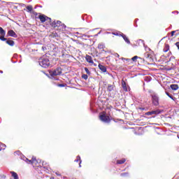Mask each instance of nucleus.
Instances as JSON below:
<instances>
[{"mask_svg": "<svg viewBox=\"0 0 179 179\" xmlns=\"http://www.w3.org/2000/svg\"><path fill=\"white\" fill-rule=\"evenodd\" d=\"M52 36H53V37H59V35H58V34H57V32H53V33H52Z\"/></svg>", "mask_w": 179, "mask_h": 179, "instance_id": "nucleus-31", "label": "nucleus"}, {"mask_svg": "<svg viewBox=\"0 0 179 179\" xmlns=\"http://www.w3.org/2000/svg\"><path fill=\"white\" fill-rule=\"evenodd\" d=\"M0 73H3V71L0 70Z\"/></svg>", "mask_w": 179, "mask_h": 179, "instance_id": "nucleus-38", "label": "nucleus"}, {"mask_svg": "<svg viewBox=\"0 0 179 179\" xmlns=\"http://www.w3.org/2000/svg\"><path fill=\"white\" fill-rule=\"evenodd\" d=\"M6 41V44L10 47H13V45H15V41H12V38H6V41Z\"/></svg>", "mask_w": 179, "mask_h": 179, "instance_id": "nucleus-10", "label": "nucleus"}, {"mask_svg": "<svg viewBox=\"0 0 179 179\" xmlns=\"http://www.w3.org/2000/svg\"><path fill=\"white\" fill-rule=\"evenodd\" d=\"M85 59L89 64H94L93 58H92V56L86 55Z\"/></svg>", "mask_w": 179, "mask_h": 179, "instance_id": "nucleus-12", "label": "nucleus"}, {"mask_svg": "<svg viewBox=\"0 0 179 179\" xmlns=\"http://www.w3.org/2000/svg\"><path fill=\"white\" fill-rule=\"evenodd\" d=\"M120 177H122L123 178H127V177H129V173L128 172L122 173L120 174Z\"/></svg>", "mask_w": 179, "mask_h": 179, "instance_id": "nucleus-22", "label": "nucleus"}, {"mask_svg": "<svg viewBox=\"0 0 179 179\" xmlns=\"http://www.w3.org/2000/svg\"><path fill=\"white\" fill-rule=\"evenodd\" d=\"M157 114H160V110H152V111L145 113V115H156Z\"/></svg>", "mask_w": 179, "mask_h": 179, "instance_id": "nucleus-11", "label": "nucleus"}, {"mask_svg": "<svg viewBox=\"0 0 179 179\" xmlns=\"http://www.w3.org/2000/svg\"><path fill=\"white\" fill-rule=\"evenodd\" d=\"M7 36H8L9 37H14V38H17V34H16V32L12 29L8 31Z\"/></svg>", "mask_w": 179, "mask_h": 179, "instance_id": "nucleus-9", "label": "nucleus"}, {"mask_svg": "<svg viewBox=\"0 0 179 179\" xmlns=\"http://www.w3.org/2000/svg\"><path fill=\"white\" fill-rule=\"evenodd\" d=\"M10 174L14 179H19V176H17V173H16V172L10 171Z\"/></svg>", "mask_w": 179, "mask_h": 179, "instance_id": "nucleus-20", "label": "nucleus"}, {"mask_svg": "<svg viewBox=\"0 0 179 179\" xmlns=\"http://www.w3.org/2000/svg\"><path fill=\"white\" fill-rule=\"evenodd\" d=\"M84 69H85V71L87 75L90 76V71H89V69H87V67H85Z\"/></svg>", "mask_w": 179, "mask_h": 179, "instance_id": "nucleus-26", "label": "nucleus"}, {"mask_svg": "<svg viewBox=\"0 0 179 179\" xmlns=\"http://www.w3.org/2000/svg\"><path fill=\"white\" fill-rule=\"evenodd\" d=\"M38 19L40 20L41 23H45L47 26H50L51 24L52 20L50 17H48L44 14H41L38 15Z\"/></svg>", "mask_w": 179, "mask_h": 179, "instance_id": "nucleus-1", "label": "nucleus"}, {"mask_svg": "<svg viewBox=\"0 0 179 179\" xmlns=\"http://www.w3.org/2000/svg\"><path fill=\"white\" fill-rule=\"evenodd\" d=\"M1 150H2V148H0V152H1Z\"/></svg>", "mask_w": 179, "mask_h": 179, "instance_id": "nucleus-39", "label": "nucleus"}, {"mask_svg": "<svg viewBox=\"0 0 179 179\" xmlns=\"http://www.w3.org/2000/svg\"><path fill=\"white\" fill-rule=\"evenodd\" d=\"M178 138H179V136H178Z\"/></svg>", "mask_w": 179, "mask_h": 179, "instance_id": "nucleus-40", "label": "nucleus"}, {"mask_svg": "<svg viewBox=\"0 0 179 179\" xmlns=\"http://www.w3.org/2000/svg\"><path fill=\"white\" fill-rule=\"evenodd\" d=\"M112 34H113V36H121V34H118V32H113Z\"/></svg>", "mask_w": 179, "mask_h": 179, "instance_id": "nucleus-30", "label": "nucleus"}, {"mask_svg": "<svg viewBox=\"0 0 179 179\" xmlns=\"http://www.w3.org/2000/svg\"><path fill=\"white\" fill-rule=\"evenodd\" d=\"M50 26H51V27H53V29H55V27H60L62 25V22H61V21H54L52 22H50V24H49Z\"/></svg>", "mask_w": 179, "mask_h": 179, "instance_id": "nucleus-8", "label": "nucleus"}, {"mask_svg": "<svg viewBox=\"0 0 179 179\" xmlns=\"http://www.w3.org/2000/svg\"><path fill=\"white\" fill-rule=\"evenodd\" d=\"M152 103L153 106H159V96L156 94H151Z\"/></svg>", "mask_w": 179, "mask_h": 179, "instance_id": "nucleus-4", "label": "nucleus"}, {"mask_svg": "<svg viewBox=\"0 0 179 179\" xmlns=\"http://www.w3.org/2000/svg\"><path fill=\"white\" fill-rule=\"evenodd\" d=\"M58 87H65L66 86V84H59L57 85Z\"/></svg>", "mask_w": 179, "mask_h": 179, "instance_id": "nucleus-29", "label": "nucleus"}, {"mask_svg": "<svg viewBox=\"0 0 179 179\" xmlns=\"http://www.w3.org/2000/svg\"><path fill=\"white\" fill-rule=\"evenodd\" d=\"M139 109L143 111V110H145V108H139Z\"/></svg>", "mask_w": 179, "mask_h": 179, "instance_id": "nucleus-37", "label": "nucleus"}, {"mask_svg": "<svg viewBox=\"0 0 179 179\" xmlns=\"http://www.w3.org/2000/svg\"><path fill=\"white\" fill-rule=\"evenodd\" d=\"M127 162V159L125 158H123L122 159H117L116 163L117 164H124Z\"/></svg>", "mask_w": 179, "mask_h": 179, "instance_id": "nucleus-17", "label": "nucleus"}, {"mask_svg": "<svg viewBox=\"0 0 179 179\" xmlns=\"http://www.w3.org/2000/svg\"><path fill=\"white\" fill-rule=\"evenodd\" d=\"M99 68L100 69V71H101V72H107V68H106V66L101 65V64H99Z\"/></svg>", "mask_w": 179, "mask_h": 179, "instance_id": "nucleus-14", "label": "nucleus"}, {"mask_svg": "<svg viewBox=\"0 0 179 179\" xmlns=\"http://www.w3.org/2000/svg\"><path fill=\"white\" fill-rule=\"evenodd\" d=\"M39 65L42 66V68H48L50 66V60L48 59H42L41 61L39 62Z\"/></svg>", "mask_w": 179, "mask_h": 179, "instance_id": "nucleus-3", "label": "nucleus"}, {"mask_svg": "<svg viewBox=\"0 0 179 179\" xmlns=\"http://www.w3.org/2000/svg\"><path fill=\"white\" fill-rule=\"evenodd\" d=\"M32 15H34V16H38V13L36 12V11H32Z\"/></svg>", "mask_w": 179, "mask_h": 179, "instance_id": "nucleus-33", "label": "nucleus"}, {"mask_svg": "<svg viewBox=\"0 0 179 179\" xmlns=\"http://www.w3.org/2000/svg\"><path fill=\"white\" fill-rule=\"evenodd\" d=\"M62 58H69V55H62Z\"/></svg>", "mask_w": 179, "mask_h": 179, "instance_id": "nucleus-32", "label": "nucleus"}, {"mask_svg": "<svg viewBox=\"0 0 179 179\" xmlns=\"http://www.w3.org/2000/svg\"><path fill=\"white\" fill-rule=\"evenodd\" d=\"M121 37H122V38L124 40V41L127 43V44H131V41H129V39L128 38V37H127V35L122 34H120Z\"/></svg>", "mask_w": 179, "mask_h": 179, "instance_id": "nucleus-13", "label": "nucleus"}, {"mask_svg": "<svg viewBox=\"0 0 179 179\" xmlns=\"http://www.w3.org/2000/svg\"><path fill=\"white\" fill-rule=\"evenodd\" d=\"M176 33V31H172L171 32V36L173 37V36H174V34Z\"/></svg>", "mask_w": 179, "mask_h": 179, "instance_id": "nucleus-34", "label": "nucleus"}, {"mask_svg": "<svg viewBox=\"0 0 179 179\" xmlns=\"http://www.w3.org/2000/svg\"><path fill=\"white\" fill-rule=\"evenodd\" d=\"M166 96H169L170 99H171L172 100H174V97H173V95L170 94V93L166 92H165Z\"/></svg>", "mask_w": 179, "mask_h": 179, "instance_id": "nucleus-25", "label": "nucleus"}, {"mask_svg": "<svg viewBox=\"0 0 179 179\" xmlns=\"http://www.w3.org/2000/svg\"><path fill=\"white\" fill-rule=\"evenodd\" d=\"M170 50V45L167 43H165V46L163 49L164 52H167Z\"/></svg>", "mask_w": 179, "mask_h": 179, "instance_id": "nucleus-18", "label": "nucleus"}, {"mask_svg": "<svg viewBox=\"0 0 179 179\" xmlns=\"http://www.w3.org/2000/svg\"><path fill=\"white\" fill-rule=\"evenodd\" d=\"M89 76L87 74H83L82 75V78L85 79V80H87Z\"/></svg>", "mask_w": 179, "mask_h": 179, "instance_id": "nucleus-24", "label": "nucleus"}, {"mask_svg": "<svg viewBox=\"0 0 179 179\" xmlns=\"http://www.w3.org/2000/svg\"><path fill=\"white\" fill-rule=\"evenodd\" d=\"M28 163L29 164H32L33 167H40V164L38 161L36 159V157H33L31 160H28Z\"/></svg>", "mask_w": 179, "mask_h": 179, "instance_id": "nucleus-5", "label": "nucleus"}, {"mask_svg": "<svg viewBox=\"0 0 179 179\" xmlns=\"http://www.w3.org/2000/svg\"><path fill=\"white\" fill-rule=\"evenodd\" d=\"M98 48L99 50H103V48H104V45H101V44L98 45Z\"/></svg>", "mask_w": 179, "mask_h": 179, "instance_id": "nucleus-27", "label": "nucleus"}, {"mask_svg": "<svg viewBox=\"0 0 179 179\" xmlns=\"http://www.w3.org/2000/svg\"><path fill=\"white\" fill-rule=\"evenodd\" d=\"M147 57H146V59H147V61H153V59H152V57H150V55H149V54H147Z\"/></svg>", "mask_w": 179, "mask_h": 179, "instance_id": "nucleus-23", "label": "nucleus"}, {"mask_svg": "<svg viewBox=\"0 0 179 179\" xmlns=\"http://www.w3.org/2000/svg\"><path fill=\"white\" fill-rule=\"evenodd\" d=\"M138 58H139V57H138V56H134V57H133L131 58V60L134 61V62H135V61H136V59H138Z\"/></svg>", "mask_w": 179, "mask_h": 179, "instance_id": "nucleus-28", "label": "nucleus"}, {"mask_svg": "<svg viewBox=\"0 0 179 179\" xmlns=\"http://www.w3.org/2000/svg\"><path fill=\"white\" fill-rule=\"evenodd\" d=\"M79 160H80V157L78 156L77 157V159L76 160V162H79Z\"/></svg>", "mask_w": 179, "mask_h": 179, "instance_id": "nucleus-36", "label": "nucleus"}, {"mask_svg": "<svg viewBox=\"0 0 179 179\" xmlns=\"http://www.w3.org/2000/svg\"><path fill=\"white\" fill-rule=\"evenodd\" d=\"M61 73H62V69L61 67H57L55 70L50 71V76H58Z\"/></svg>", "mask_w": 179, "mask_h": 179, "instance_id": "nucleus-2", "label": "nucleus"}, {"mask_svg": "<svg viewBox=\"0 0 179 179\" xmlns=\"http://www.w3.org/2000/svg\"><path fill=\"white\" fill-rule=\"evenodd\" d=\"M115 87V85H113L111 84L108 85L107 91L108 92H113L114 90V88Z\"/></svg>", "mask_w": 179, "mask_h": 179, "instance_id": "nucleus-15", "label": "nucleus"}, {"mask_svg": "<svg viewBox=\"0 0 179 179\" xmlns=\"http://www.w3.org/2000/svg\"><path fill=\"white\" fill-rule=\"evenodd\" d=\"M176 47L178 48V50H179V42H177L176 43Z\"/></svg>", "mask_w": 179, "mask_h": 179, "instance_id": "nucleus-35", "label": "nucleus"}, {"mask_svg": "<svg viewBox=\"0 0 179 179\" xmlns=\"http://www.w3.org/2000/svg\"><path fill=\"white\" fill-rule=\"evenodd\" d=\"M122 87L125 92H127L128 88H127V83H125L124 80L122 81Z\"/></svg>", "mask_w": 179, "mask_h": 179, "instance_id": "nucleus-19", "label": "nucleus"}, {"mask_svg": "<svg viewBox=\"0 0 179 179\" xmlns=\"http://www.w3.org/2000/svg\"><path fill=\"white\" fill-rule=\"evenodd\" d=\"M170 87L173 90H178L179 89L178 85L177 84H172L170 85Z\"/></svg>", "mask_w": 179, "mask_h": 179, "instance_id": "nucleus-16", "label": "nucleus"}, {"mask_svg": "<svg viewBox=\"0 0 179 179\" xmlns=\"http://www.w3.org/2000/svg\"><path fill=\"white\" fill-rule=\"evenodd\" d=\"M0 40L1 41H6V38H5V36H6V31H4L3 28L0 27Z\"/></svg>", "mask_w": 179, "mask_h": 179, "instance_id": "nucleus-7", "label": "nucleus"}, {"mask_svg": "<svg viewBox=\"0 0 179 179\" xmlns=\"http://www.w3.org/2000/svg\"><path fill=\"white\" fill-rule=\"evenodd\" d=\"M27 12L29 13H33L34 10H33V6H27Z\"/></svg>", "mask_w": 179, "mask_h": 179, "instance_id": "nucleus-21", "label": "nucleus"}, {"mask_svg": "<svg viewBox=\"0 0 179 179\" xmlns=\"http://www.w3.org/2000/svg\"><path fill=\"white\" fill-rule=\"evenodd\" d=\"M99 119L101 121H103V122H110L111 119L110 118V116L106 115V114L100 115H99Z\"/></svg>", "mask_w": 179, "mask_h": 179, "instance_id": "nucleus-6", "label": "nucleus"}]
</instances>
